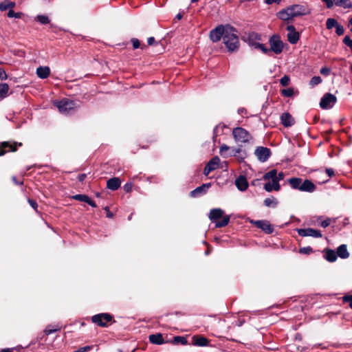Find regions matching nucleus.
Here are the masks:
<instances>
[{
  "instance_id": "59",
  "label": "nucleus",
  "mask_w": 352,
  "mask_h": 352,
  "mask_svg": "<svg viewBox=\"0 0 352 352\" xmlns=\"http://www.w3.org/2000/svg\"><path fill=\"white\" fill-rule=\"evenodd\" d=\"M287 30L289 32H294L296 31V28L294 25H288L287 27Z\"/></svg>"
},
{
  "instance_id": "6",
  "label": "nucleus",
  "mask_w": 352,
  "mask_h": 352,
  "mask_svg": "<svg viewBox=\"0 0 352 352\" xmlns=\"http://www.w3.org/2000/svg\"><path fill=\"white\" fill-rule=\"evenodd\" d=\"M54 105L58 109L60 113L64 114H68L77 108V105L74 101L69 99H63L59 101H56L54 102Z\"/></svg>"
},
{
  "instance_id": "31",
  "label": "nucleus",
  "mask_w": 352,
  "mask_h": 352,
  "mask_svg": "<svg viewBox=\"0 0 352 352\" xmlns=\"http://www.w3.org/2000/svg\"><path fill=\"white\" fill-rule=\"evenodd\" d=\"M9 87L6 83L0 84V99L6 98L8 95Z\"/></svg>"
},
{
  "instance_id": "29",
  "label": "nucleus",
  "mask_w": 352,
  "mask_h": 352,
  "mask_svg": "<svg viewBox=\"0 0 352 352\" xmlns=\"http://www.w3.org/2000/svg\"><path fill=\"white\" fill-rule=\"evenodd\" d=\"M287 40L292 44H295L299 40V34L296 31L288 32Z\"/></svg>"
},
{
  "instance_id": "34",
  "label": "nucleus",
  "mask_w": 352,
  "mask_h": 352,
  "mask_svg": "<svg viewBox=\"0 0 352 352\" xmlns=\"http://www.w3.org/2000/svg\"><path fill=\"white\" fill-rule=\"evenodd\" d=\"M22 15H23V13H21V12H15L13 10V8H10L8 10V12L7 14V16L9 18H13L14 17V18H16V19H20Z\"/></svg>"
},
{
  "instance_id": "13",
  "label": "nucleus",
  "mask_w": 352,
  "mask_h": 352,
  "mask_svg": "<svg viewBox=\"0 0 352 352\" xmlns=\"http://www.w3.org/2000/svg\"><path fill=\"white\" fill-rule=\"evenodd\" d=\"M17 146H21V143L13 142L11 143L10 142H3L0 144V156L3 155L7 152H14L17 149Z\"/></svg>"
},
{
  "instance_id": "48",
  "label": "nucleus",
  "mask_w": 352,
  "mask_h": 352,
  "mask_svg": "<svg viewBox=\"0 0 352 352\" xmlns=\"http://www.w3.org/2000/svg\"><path fill=\"white\" fill-rule=\"evenodd\" d=\"M28 203L36 211H37L38 204L35 200L28 199Z\"/></svg>"
},
{
  "instance_id": "42",
  "label": "nucleus",
  "mask_w": 352,
  "mask_h": 352,
  "mask_svg": "<svg viewBox=\"0 0 352 352\" xmlns=\"http://www.w3.org/2000/svg\"><path fill=\"white\" fill-rule=\"evenodd\" d=\"M59 330V328L57 327V328H52L51 326H48L46 327V329H45L44 332L46 335H50V334H52L54 332H56V331Z\"/></svg>"
},
{
  "instance_id": "26",
  "label": "nucleus",
  "mask_w": 352,
  "mask_h": 352,
  "mask_svg": "<svg viewBox=\"0 0 352 352\" xmlns=\"http://www.w3.org/2000/svg\"><path fill=\"white\" fill-rule=\"evenodd\" d=\"M336 254L342 258H346L349 256L346 245H340L337 249Z\"/></svg>"
},
{
  "instance_id": "12",
  "label": "nucleus",
  "mask_w": 352,
  "mask_h": 352,
  "mask_svg": "<svg viewBox=\"0 0 352 352\" xmlns=\"http://www.w3.org/2000/svg\"><path fill=\"white\" fill-rule=\"evenodd\" d=\"M254 155L257 159L261 162H266L271 155V151L270 148L263 146H258L254 151Z\"/></svg>"
},
{
  "instance_id": "58",
  "label": "nucleus",
  "mask_w": 352,
  "mask_h": 352,
  "mask_svg": "<svg viewBox=\"0 0 352 352\" xmlns=\"http://www.w3.org/2000/svg\"><path fill=\"white\" fill-rule=\"evenodd\" d=\"M104 210H105V211L107 212V217H109V218H111V217H113V214H112V213H111V212H110V210H109V207H108V206H106V207L104 208Z\"/></svg>"
},
{
  "instance_id": "63",
  "label": "nucleus",
  "mask_w": 352,
  "mask_h": 352,
  "mask_svg": "<svg viewBox=\"0 0 352 352\" xmlns=\"http://www.w3.org/2000/svg\"><path fill=\"white\" fill-rule=\"evenodd\" d=\"M182 16H183L182 14H181V13H178V14L175 16V19H174V20H175H175L179 21V20L182 19Z\"/></svg>"
},
{
  "instance_id": "5",
  "label": "nucleus",
  "mask_w": 352,
  "mask_h": 352,
  "mask_svg": "<svg viewBox=\"0 0 352 352\" xmlns=\"http://www.w3.org/2000/svg\"><path fill=\"white\" fill-rule=\"evenodd\" d=\"M232 135L236 142L247 143L252 140V135L245 129L236 127L232 130Z\"/></svg>"
},
{
  "instance_id": "27",
  "label": "nucleus",
  "mask_w": 352,
  "mask_h": 352,
  "mask_svg": "<svg viewBox=\"0 0 352 352\" xmlns=\"http://www.w3.org/2000/svg\"><path fill=\"white\" fill-rule=\"evenodd\" d=\"M16 6L15 2L11 1L10 0H4L2 2H0V10L6 11L7 10H10V8H14Z\"/></svg>"
},
{
  "instance_id": "25",
  "label": "nucleus",
  "mask_w": 352,
  "mask_h": 352,
  "mask_svg": "<svg viewBox=\"0 0 352 352\" xmlns=\"http://www.w3.org/2000/svg\"><path fill=\"white\" fill-rule=\"evenodd\" d=\"M149 341L155 344H161L164 342L163 336L161 333L152 334L149 336Z\"/></svg>"
},
{
  "instance_id": "19",
  "label": "nucleus",
  "mask_w": 352,
  "mask_h": 352,
  "mask_svg": "<svg viewBox=\"0 0 352 352\" xmlns=\"http://www.w3.org/2000/svg\"><path fill=\"white\" fill-rule=\"evenodd\" d=\"M36 74L41 79L47 78L50 74V69L47 66H40L36 69Z\"/></svg>"
},
{
  "instance_id": "2",
  "label": "nucleus",
  "mask_w": 352,
  "mask_h": 352,
  "mask_svg": "<svg viewBox=\"0 0 352 352\" xmlns=\"http://www.w3.org/2000/svg\"><path fill=\"white\" fill-rule=\"evenodd\" d=\"M284 177L283 172L278 173L276 169L265 173L263 177V179L267 181L264 185V189L269 192L273 190L279 191L280 189L279 182L284 179Z\"/></svg>"
},
{
  "instance_id": "1",
  "label": "nucleus",
  "mask_w": 352,
  "mask_h": 352,
  "mask_svg": "<svg viewBox=\"0 0 352 352\" xmlns=\"http://www.w3.org/2000/svg\"><path fill=\"white\" fill-rule=\"evenodd\" d=\"M311 9L307 5L293 4L277 12V17L284 21H292L294 18L308 15Z\"/></svg>"
},
{
  "instance_id": "4",
  "label": "nucleus",
  "mask_w": 352,
  "mask_h": 352,
  "mask_svg": "<svg viewBox=\"0 0 352 352\" xmlns=\"http://www.w3.org/2000/svg\"><path fill=\"white\" fill-rule=\"evenodd\" d=\"M208 218L212 222H215L216 228L226 226L230 221V217L224 215V211L221 208H213L210 210Z\"/></svg>"
},
{
  "instance_id": "18",
  "label": "nucleus",
  "mask_w": 352,
  "mask_h": 352,
  "mask_svg": "<svg viewBox=\"0 0 352 352\" xmlns=\"http://www.w3.org/2000/svg\"><path fill=\"white\" fill-rule=\"evenodd\" d=\"M316 190L315 184L309 179L302 182L300 191L313 192Z\"/></svg>"
},
{
  "instance_id": "24",
  "label": "nucleus",
  "mask_w": 352,
  "mask_h": 352,
  "mask_svg": "<svg viewBox=\"0 0 352 352\" xmlns=\"http://www.w3.org/2000/svg\"><path fill=\"white\" fill-rule=\"evenodd\" d=\"M324 256L325 259L329 262L336 261L338 257L336 252L330 249L324 250Z\"/></svg>"
},
{
  "instance_id": "57",
  "label": "nucleus",
  "mask_w": 352,
  "mask_h": 352,
  "mask_svg": "<svg viewBox=\"0 0 352 352\" xmlns=\"http://www.w3.org/2000/svg\"><path fill=\"white\" fill-rule=\"evenodd\" d=\"M281 1V0H265V2L267 4H272L274 3H279Z\"/></svg>"
},
{
  "instance_id": "20",
  "label": "nucleus",
  "mask_w": 352,
  "mask_h": 352,
  "mask_svg": "<svg viewBox=\"0 0 352 352\" xmlns=\"http://www.w3.org/2000/svg\"><path fill=\"white\" fill-rule=\"evenodd\" d=\"M121 185V181L118 177L109 179L107 182V186L111 190H116Z\"/></svg>"
},
{
  "instance_id": "55",
  "label": "nucleus",
  "mask_w": 352,
  "mask_h": 352,
  "mask_svg": "<svg viewBox=\"0 0 352 352\" xmlns=\"http://www.w3.org/2000/svg\"><path fill=\"white\" fill-rule=\"evenodd\" d=\"M7 78L6 74L5 71L0 67V78L1 79H6Z\"/></svg>"
},
{
  "instance_id": "45",
  "label": "nucleus",
  "mask_w": 352,
  "mask_h": 352,
  "mask_svg": "<svg viewBox=\"0 0 352 352\" xmlns=\"http://www.w3.org/2000/svg\"><path fill=\"white\" fill-rule=\"evenodd\" d=\"M343 43L349 46L351 49L352 48V39L349 36H345L343 39Z\"/></svg>"
},
{
  "instance_id": "15",
  "label": "nucleus",
  "mask_w": 352,
  "mask_h": 352,
  "mask_svg": "<svg viewBox=\"0 0 352 352\" xmlns=\"http://www.w3.org/2000/svg\"><path fill=\"white\" fill-rule=\"evenodd\" d=\"M219 162L220 160L219 157L216 156L212 158L206 165L204 170V174L206 176H208L211 171L214 170L218 168Z\"/></svg>"
},
{
  "instance_id": "49",
  "label": "nucleus",
  "mask_w": 352,
  "mask_h": 352,
  "mask_svg": "<svg viewBox=\"0 0 352 352\" xmlns=\"http://www.w3.org/2000/svg\"><path fill=\"white\" fill-rule=\"evenodd\" d=\"M320 74L324 76H328L330 74V69L328 67H322L320 71Z\"/></svg>"
},
{
  "instance_id": "23",
  "label": "nucleus",
  "mask_w": 352,
  "mask_h": 352,
  "mask_svg": "<svg viewBox=\"0 0 352 352\" xmlns=\"http://www.w3.org/2000/svg\"><path fill=\"white\" fill-rule=\"evenodd\" d=\"M192 344L198 346H206L208 344V340L203 336H193Z\"/></svg>"
},
{
  "instance_id": "30",
  "label": "nucleus",
  "mask_w": 352,
  "mask_h": 352,
  "mask_svg": "<svg viewBox=\"0 0 352 352\" xmlns=\"http://www.w3.org/2000/svg\"><path fill=\"white\" fill-rule=\"evenodd\" d=\"M334 3L344 8H350L352 7V4L350 0H333Z\"/></svg>"
},
{
  "instance_id": "46",
  "label": "nucleus",
  "mask_w": 352,
  "mask_h": 352,
  "mask_svg": "<svg viewBox=\"0 0 352 352\" xmlns=\"http://www.w3.org/2000/svg\"><path fill=\"white\" fill-rule=\"evenodd\" d=\"M336 34L338 35V36H341L344 34V28L342 25L338 24L336 27Z\"/></svg>"
},
{
  "instance_id": "39",
  "label": "nucleus",
  "mask_w": 352,
  "mask_h": 352,
  "mask_svg": "<svg viewBox=\"0 0 352 352\" xmlns=\"http://www.w3.org/2000/svg\"><path fill=\"white\" fill-rule=\"evenodd\" d=\"M281 93L284 96L291 97L294 94V89L292 88L285 89L282 90Z\"/></svg>"
},
{
  "instance_id": "52",
  "label": "nucleus",
  "mask_w": 352,
  "mask_h": 352,
  "mask_svg": "<svg viewBox=\"0 0 352 352\" xmlns=\"http://www.w3.org/2000/svg\"><path fill=\"white\" fill-rule=\"evenodd\" d=\"M324 3H326L327 5V7L328 8H331L333 6V3H334V1L333 0H322Z\"/></svg>"
},
{
  "instance_id": "62",
  "label": "nucleus",
  "mask_w": 352,
  "mask_h": 352,
  "mask_svg": "<svg viewBox=\"0 0 352 352\" xmlns=\"http://www.w3.org/2000/svg\"><path fill=\"white\" fill-rule=\"evenodd\" d=\"M238 113L241 115H243L244 113H246V109L244 108H240L238 109Z\"/></svg>"
},
{
  "instance_id": "53",
  "label": "nucleus",
  "mask_w": 352,
  "mask_h": 352,
  "mask_svg": "<svg viewBox=\"0 0 352 352\" xmlns=\"http://www.w3.org/2000/svg\"><path fill=\"white\" fill-rule=\"evenodd\" d=\"M330 222H331L330 219H327L322 221L321 226L322 228H327V227H328L330 225Z\"/></svg>"
},
{
  "instance_id": "56",
  "label": "nucleus",
  "mask_w": 352,
  "mask_h": 352,
  "mask_svg": "<svg viewBox=\"0 0 352 352\" xmlns=\"http://www.w3.org/2000/svg\"><path fill=\"white\" fill-rule=\"evenodd\" d=\"M86 203L94 208H96L97 206L96 203L93 200H91L89 197H88V200Z\"/></svg>"
},
{
  "instance_id": "10",
  "label": "nucleus",
  "mask_w": 352,
  "mask_h": 352,
  "mask_svg": "<svg viewBox=\"0 0 352 352\" xmlns=\"http://www.w3.org/2000/svg\"><path fill=\"white\" fill-rule=\"evenodd\" d=\"M250 223L266 234H271L274 232V227L267 220H251Z\"/></svg>"
},
{
  "instance_id": "32",
  "label": "nucleus",
  "mask_w": 352,
  "mask_h": 352,
  "mask_svg": "<svg viewBox=\"0 0 352 352\" xmlns=\"http://www.w3.org/2000/svg\"><path fill=\"white\" fill-rule=\"evenodd\" d=\"M338 24V21L333 18H329L326 21V26L328 30L336 28Z\"/></svg>"
},
{
  "instance_id": "17",
  "label": "nucleus",
  "mask_w": 352,
  "mask_h": 352,
  "mask_svg": "<svg viewBox=\"0 0 352 352\" xmlns=\"http://www.w3.org/2000/svg\"><path fill=\"white\" fill-rule=\"evenodd\" d=\"M280 120L283 125L285 127H289L294 124V120L291 114L289 113H283L280 116Z\"/></svg>"
},
{
  "instance_id": "40",
  "label": "nucleus",
  "mask_w": 352,
  "mask_h": 352,
  "mask_svg": "<svg viewBox=\"0 0 352 352\" xmlns=\"http://www.w3.org/2000/svg\"><path fill=\"white\" fill-rule=\"evenodd\" d=\"M289 78L288 76L285 75L283 77H282L280 80V83L282 86L285 87L287 86L289 83Z\"/></svg>"
},
{
  "instance_id": "3",
  "label": "nucleus",
  "mask_w": 352,
  "mask_h": 352,
  "mask_svg": "<svg viewBox=\"0 0 352 352\" xmlns=\"http://www.w3.org/2000/svg\"><path fill=\"white\" fill-rule=\"evenodd\" d=\"M223 41L228 50L234 52L239 48V41L235 30L232 27H227V31L223 37Z\"/></svg>"
},
{
  "instance_id": "41",
  "label": "nucleus",
  "mask_w": 352,
  "mask_h": 352,
  "mask_svg": "<svg viewBox=\"0 0 352 352\" xmlns=\"http://www.w3.org/2000/svg\"><path fill=\"white\" fill-rule=\"evenodd\" d=\"M255 47L256 48H258L260 49L263 53L265 54H267L269 52L271 51L270 48H267V47H265L264 45L263 44H260V43H256Z\"/></svg>"
},
{
  "instance_id": "7",
  "label": "nucleus",
  "mask_w": 352,
  "mask_h": 352,
  "mask_svg": "<svg viewBox=\"0 0 352 352\" xmlns=\"http://www.w3.org/2000/svg\"><path fill=\"white\" fill-rule=\"evenodd\" d=\"M227 27L220 25L210 32V38L212 42H218L225 36Z\"/></svg>"
},
{
  "instance_id": "22",
  "label": "nucleus",
  "mask_w": 352,
  "mask_h": 352,
  "mask_svg": "<svg viewBox=\"0 0 352 352\" xmlns=\"http://www.w3.org/2000/svg\"><path fill=\"white\" fill-rule=\"evenodd\" d=\"M302 182V179L299 177H292L287 180V182L293 189L298 190L300 191L301 188Z\"/></svg>"
},
{
  "instance_id": "44",
  "label": "nucleus",
  "mask_w": 352,
  "mask_h": 352,
  "mask_svg": "<svg viewBox=\"0 0 352 352\" xmlns=\"http://www.w3.org/2000/svg\"><path fill=\"white\" fill-rule=\"evenodd\" d=\"M312 251H313L312 248L311 247L308 246V247H304V248H300L299 250V252L301 254H309L311 252H312Z\"/></svg>"
},
{
  "instance_id": "47",
  "label": "nucleus",
  "mask_w": 352,
  "mask_h": 352,
  "mask_svg": "<svg viewBox=\"0 0 352 352\" xmlns=\"http://www.w3.org/2000/svg\"><path fill=\"white\" fill-rule=\"evenodd\" d=\"M131 43L134 49H138L140 47V43L138 38H132Z\"/></svg>"
},
{
  "instance_id": "11",
  "label": "nucleus",
  "mask_w": 352,
  "mask_h": 352,
  "mask_svg": "<svg viewBox=\"0 0 352 352\" xmlns=\"http://www.w3.org/2000/svg\"><path fill=\"white\" fill-rule=\"evenodd\" d=\"M112 316L109 314H99L92 316L91 320L94 323L100 327H106L107 323L111 322Z\"/></svg>"
},
{
  "instance_id": "28",
  "label": "nucleus",
  "mask_w": 352,
  "mask_h": 352,
  "mask_svg": "<svg viewBox=\"0 0 352 352\" xmlns=\"http://www.w3.org/2000/svg\"><path fill=\"white\" fill-rule=\"evenodd\" d=\"M278 204V200L274 197L266 198L264 200V205L267 207L276 208Z\"/></svg>"
},
{
  "instance_id": "14",
  "label": "nucleus",
  "mask_w": 352,
  "mask_h": 352,
  "mask_svg": "<svg viewBox=\"0 0 352 352\" xmlns=\"http://www.w3.org/2000/svg\"><path fill=\"white\" fill-rule=\"evenodd\" d=\"M297 232L301 236H311L314 238H321L322 236L320 230L313 228L298 229Z\"/></svg>"
},
{
  "instance_id": "36",
  "label": "nucleus",
  "mask_w": 352,
  "mask_h": 352,
  "mask_svg": "<svg viewBox=\"0 0 352 352\" xmlns=\"http://www.w3.org/2000/svg\"><path fill=\"white\" fill-rule=\"evenodd\" d=\"M230 148L226 144H222L219 148V153L221 156L223 157H229V155L226 154V151H228Z\"/></svg>"
},
{
  "instance_id": "8",
  "label": "nucleus",
  "mask_w": 352,
  "mask_h": 352,
  "mask_svg": "<svg viewBox=\"0 0 352 352\" xmlns=\"http://www.w3.org/2000/svg\"><path fill=\"white\" fill-rule=\"evenodd\" d=\"M336 97L330 94H325L321 98L320 102V106L323 109H327L331 108L336 102Z\"/></svg>"
},
{
  "instance_id": "38",
  "label": "nucleus",
  "mask_w": 352,
  "mask_h": 352,
  "mask_svg": "<svg viewBox=\"0 0 352 352\" xmlns=\"http://www.w3.org/2000/svg\"><path fill=\"white\" fill-rule=\"evenodd\" d=\"M174 342L176 343H181L182 344L184 345L186 344L188 341L187 339L185 337L183 336H176L174 338Z\"/></svg>"
},
{
  "instance_id": "9",
  "label": "nucleus",
  "mask_w": 352,
  "mask_h": 352,
  "mask_svg": "<svg viewBox=\"0 0 352 352\" xmlns=\"http://www.w3.org/2000/svg\"><path fill=\"white\" fill-rule=\"evenodd\" d=\"M269 42L271 51L274 52L276 54H279L283 52V43L278 35L272 36Z\"/></svg>"
},
{
  "instance_id": "21",
  "label": "nucleus",
  "mask_w": 352,
  "mask_h": 352,
  "mask_svg": "<svg viewBox=\"0 0 352 352\" xmlns=\"http://www.w3.org/2000/svg\"><path fill=\"white\" fill-rule=\"evenodd\" d=\"M210 186V184H204L190 192V196L195 197L202 193H205Z\"/></svg>"
},
{
  "instance_id": "50",
  "label": "nucleus",
  "mask_w": 352,
  "mask_h": 352,
  "mask_svg": "<svg viewBox=\"0 0 352 352\" xmlns=\"http://www.w3.org/2000/svg\"><path fill=\"white\" fill-rule=\"evenodd\" d=\"M132 184L131 183H126L124 184V190L127 192H129L131 191L132 190Z\"/></svg>"
},
{
  "instance_id": "54",
  "label": "nucleus",
  "mask_w": 352,
  "mask_h": 352,
  "mask_svg": "<svg viewBox=\"0 0 352 352\" xmlns=\"http://www.w3.org/2000/svg\"><path fill=\"white\" fill-rule=\"evenodd\" d=\"M241 148H232V154H230L229 156H236L238 153H239L241 152Z\"/></svg>"
},
{
  "instance_id": "61",
  "label": "nucleus",
  "mask_w": 352,
  "mask_h": 352,
  "mask_svg": "<svg viewBox=\"0 0 352 352\" xmlns=\"http://www.w3.org/2000/svg\"><path fill=\"white\" fill-rule=\"evenodd\" d=\"M85 178H86L85 174H80L78 177V179L80 182L84 181Z\"/></svg>"
},
{
  "instance_id": "37",
  "label": "nucleus",
  "mask_w": 352,
  "mask_h": 352,
  "mask_svg": "<svg viewBox=\"0 0 352 352\" xmlns=\"http://www.w3.org/2000/svg\"><path fill=\"white\" fill-rule=\"evenodd\" d=\"M321 82H322V78L320 76H314L313 78H311V79L309 82V84L311 87H314Z\"/></svg>"
},
{
  "instance_id": "43",
  "label": "nucleus",
  "mask_w": 352,
  "mask_h": 352,
  "mask_svg": "<svg viewBox=\"0 0 352 352\" xmlns=\"http://www.w3.org/2000/svg\"><path fill=\"white\" fill-rule=\"evenodd\" d=\"M344 302H348L349 307L352 309V295H346L342 298Z\"/></svg>"
},
{
  "instance_id": "60",
  "label": "nucleus",
  "mask_w": 352,
  "mask_h": 352,
  "mask_svg": "<svg viewBox=\"0 0 352 352\" xmlns=\"http://www.w3.org/2000/svg\"><path fill=\"white\" fill-rule=\"evenodd\" d=\"M147 42H148V44L149 45H152L154 43V42H155V38L154 37H149L148 38Z\"/></svg>"
},
{
  "instance_id": "16",
  "label": "nucleus",
  "mask_w": 352,
  "mask_h": 352,
  "mask_svg": "<svg viewBox=\"0 0 352 352\" xmlns=\"http://www.w3.org/2000/svg\"><path fill=\"white\" fill-rule=\"evenodd\" d=\"M235 185L239 190H245L248 187V183L246 177L243 175L238 177L235 180Z\"/></svg>"
},
{
  "instance_id": "33",
  "label": "nucleus",
  "mask_w": 352,
  "mask_h": 352,
  "mask_svg": "<svg viewBox=\"0 0 352 352\" xmlns=\"http://www.w3.org/2000/svg\"><path fill=\"white\" fill-rule=\"evenodd\" d=\"M88 197H89L87 195H82V194H78V195H75L72 197V198L74 200H77V201H82V202H85V203L87 201Z\"/></svg>"
},
{
  "instance_id": "35",
  "label": "nucleus",
  "mask_w": 352,
  "mask_h": 352,
  "mask_svg": "<svg viewBox=\"0 0 352 352\" xmlns=\"http://www.w3.org/2000/svg\"><path fill=\"white\" fill-rule=\"evenodd\" d=\"M36 20L41 24H48L50 22L48 16L45 15H37Z\"/></svg>"
},
{
  "instance_id": "51",
  "label": "nucleus",
  "mask_w": 352,
  "mask_h": 352,
  "mask_svg": "<svg viewBox=\"0 0 352 352\" xmlns=\"http://www.w3.org/2000/svg\"><path fill=\"white\" fill-rule=\"evenodd\" d=\"M325 171L329 177H331L334 175V170L333 168H326Z\"/></svg>"
},
{
  "instance_id": "64",
  "label": "nucleus",
  "mask_w": 352,
  "mask_h": 352,
  "mask_svg": "<svg viewBox=\"0 0 352 352\" xmlns=\"http://www.w3.org/2000/svg\"><path fill=\"white\" fill-rule=\"evenodd\" d=\"M349 27H350L351 32H352V17L349 20Z\"/></svg>"
}]
</instances>
